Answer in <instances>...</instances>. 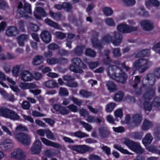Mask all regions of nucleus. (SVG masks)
Segmentation results:
<instances>
[{
	"label": "nucleus",
	"mask_w": 160,
	"mask_h": 160,
	"mask_svg": "<svg viewBox=\"0 0 160 160\" xmlns=\"http://www.w3.org/2000/svg\"><path fill=\"white\" fill-rule=\"evenodd\" d=\"M108 74L111 78L122 84L126 82L128 78L127 74L121 68L115 65H112L109 68Z\"/></svg>",
	"instance_id": "f03ea898"
},
{
	"label": "nucleus",
	"mask_w": 160,
	"mask_h": 160,
	"mask_svg": "<svg viewBox=\"0 0 160 160\" xmlns=\"http://www.w3.org/2000/svg\"><path fill=\"white\" fill-rule=\"evenodd\" d=\"M36 12H34V15L35 17L38 19H41V17H45L47 16V14L42 8L37 7L36 8Z\"/></svg>",
	"instance_id": "4468645a"
},
{
	"label": "nucleus",
	"mask_w": 160,
	"mask_h": 160,
	"mask_svg": "<svg viewBox=\"0 0 160 160\" xmlns=\"http://www.w3.org/2000/svg\"><path fill=\"white\" fill-rule=\"evenodd\" d=\"M140 11L138 12V14L139 16L144 17L148 16V12L146 11V9L143 7L140 8Z\"/></svg>",
	"instance_id": "a19ab883"
},
{
	"label": "nucleus",
	"mask_w": 160,
	"mask_h": 160,
	"mask_svg": "<svg viewBox=\"0 0 160 160\" xmlns=\"http://www.w3.org/2000/svg\"><path fill=\"white\" fill-rule=\"evenodd\" d=\"M74 135L80 138L86 137L88 136V135L80 131H78L75 132L74 133Z\"/></svg>",
	"instance_id": "680f3d73"
},
{
	"label": "nucleus",
	"mask_w": 160,
	"mask_h": 160,
	"mask_svg": "<svg viewBox=\"0 0 160 160\" xmlns=\"http://www.w3.org/2000/svg\"><path fill=\"white\" fill-rule=\"evenodd\" d=\"M40 38L42 40L46 43H48L51 41V34L47 30H44L40 34Z\"/></svg>",
	"instance_id": "ddd939ff"
},
{
	"label": "nucleus",
	"mask_w": 160,
	"mask_h": 160,
	"mask_svg": "<svg viewBox=\"0 0 160 160\" xmlns=\"http://www.w3.org/2000/svg\"><path fill=\"white\" fill-rule=\"evenodd\" d=\"M85 53L86 56L92 58H94L96 56V52L90 48H87L85 51Z\"/></svg>",
	"instance_id": "f704fd0d"
},
{
	"label": "nucleus",
	"mask_w": 160,
	"mask_h": 160,
	"mask_svg": "<svg viewBox=\"0 0 160 160\" xmlns=\"http://www.w3.org/2000/svg\"><path fill=\"white\" fill-rule=\"evenodd\" d=\"M55 35L57 38L61 39H64L66 37V34L62 32H56L55 33Z\"/></svg>",
	"instance_id": "13d9d810"
},
{
	"label": "nucleus",
	"mask_w": 160,
	"mask_h": 160,
	"mask_svg": "<svg viewBox=\"0 0 160 160\" xmlns=\"http://www.w3.org/2000/svg\"><path fill=\"white\" fill-rule=\"evenodd\" d=\"M124 96L123 92L121 91H119L116 93L114 97V99L116 102L122 101Z\"/></svg>",
	"instance_id": "72a5a7b5"
},
{
	"label": "nucleus",
	"mask_w": 160,
	"mask_h": 160,
	"mask_svg": "<svg viewBox=\"0 0 160 160\" xmlns=\"http://www.w3.org/2000/svg\"><path fill=\"white\" fill-rule=\"evenodd\" d=\"M19 31L18 28L15 26H11L8 28L6 32L7 35L10 36H14L18 34Z\"/></svg>",
	"instance_id": "aec40b11"
},
{
	"label": "nucleus",
	"mask_w": 160,
	"mask_h": 160,
	"mask_svg": "<svg viewBox=\"0 0 160 160\" xmlns=\"http://www.w3.org/2000/svg\"><path fill=\"white\" fill-rule=\"evenodd\" d=\"M48 48L49 50H55L59 48V47L56 44L52 43L49 44L48 46Z\"/></svg>",
	"instance_id": "de8ad7c7"
},
{
	"label": "nucleus",
	"mask_w": 160,
	"mask_h": 160,
	"mask_svg": "<svg viewBox=\"0 0 160 160\" xmlns=\"http://www.w3.org/2000/svg\"><path fill=\"white\" fill-rule=\"evenodd\" d=\"M0 116L13 121L18 120L20 116L14 111L9 108L0 107Z\"/></svg>",
	"instance_id": "20e7f679"
},
{
	"label": "nucleus",
	"mask_w": 160,
	"mask_h": 160,
	"mask_svg": "<svg viewBox=\"0 0 160 160\" xmlns=\"http://www.w3.org/2000/svg\"><path fill=\"white\" fill-rule=\"evenodd\" d=\"M112 37L109 34H107L103 37L102 38V42L105 44H109L112 41Z\"/></svg>",
	"instance_id": "473e14b6"
},
{
	"label": "nucleus",
	"mask_w": 160,
	"mask_h": 160,
	"mask_svg": "<svg viewBox=\"0 0 160 160\" xmlns=\"http://www.w3.org/2000/svg\"><path fill=\"white\" fill-rule=\"evenodd\" d=\"M47 63L48 65H53L58 63V58H51L49 59H47L46 60Z\"/></svg>",
	"instance_id": "37998d69"
},
{
	"label": "nucleus",
	"mask_w": 160,
	"mask_h": 160,
	"mask_svg": "<svg viewBox=\"0 0 160 160\" xmlns=\"http://www.w3.org/2000/svg\"><path fill=\"white\" fill-rule=\"evenodd\" d=\"M117 29L120 32L128 33L136 31L138 28L136 26L132 27L126 24L121 23L118 26Z\"/></svg>",
	"instance_id": "6e6552de"
},
{
	"label": "nucleus",
	"mask_w": 160,
	"mask_h": 160,
	"mask_svg": "<svg viewBox=\"0 0 160 160\" xmlns=\"http://www.w3.org/2000/svg\"><path fill=\"white\" fill-rule=\"evenodd\" d=\"M150 51L148 49H145L142 50L138 52L136 54V58H142L145 56H148L149 55Z\"/></svg>",
	"instance_id": "a878e982"
},
{
	"label": "nucleus",
	"mask_w": 160,
	"mask_h": 160,
	"mask_svg": "<svg viewBox=\"0 0 160 160\" xmlns=\"http://www.w3.org/2000/svg\"><path fill=\"white\" fill-rule=\"evenodd\" d=\"M152 49L157 53L160 54V41L153 46Z\"/></svg>",
	"instance_id": "864d4df0"
},
{
	"label": "nucleus",
	"mask_w": 160,
	"mask_h": 160,
	"mask_svg": "<svg viewBox=\"0 0 160 160\" xmlns=\"http://www.w3.org/2000/svg\"><path fill=\"white\" fill-rule=\"evenodd\" d=\"M71 99L74 104L78 106H80L82 103L81 100H79L74 97H72Z\"/></svg>",
	"instance_id": "774afa93"
},
{
	"label": "nucleus",
	"mask_w": 160,
	"mask_h": 160,
	"mask_svg": "<svg viewBox=\"0 0 160 160\" xmlns=\"http://www.w3.org/2000/svg\"><path fill=\"white\" fill-rule=\"evenodd\" d=\"M152 104L154 107H160V98L157 97L154 98L152 102Z\"/></svg>",
	"instance_id": "79ce46f5"
},
{
	"label": "nucleus",
	"mask_w": 160,
	"mask_h": 160,
	"mask_svg": "<svg viewBox=\"0 0 160 160\" xmlns=\"http://www.w3.org/2000/svg\"><path fill=\"white\" fill-rule=\"evenodd\" d=\"M45 22L49 26L58 29L60 28V26L58 23L48 18L45 19Z\"/></svg>",
	"instance_id": "2f4dec72"
},
{
	"label": "nucleus",
	"mask_w": 160,
	"mask_h": 160,
	"mask_svg": "<svg viewBox=\"0 0 160 160\" xmlns=\"http://www.w3.org/2000/svg\"><path fill=\"white\" fill-rule=\"evenodd\" d=\"M45 85L49 88H58V85L57 82L53 80H48L45 83Z\"/></svg>",
	"instance_id": "c756f323"
},
{
	"label": "nucleus",
	"mask_w": 160,
	"mask_h": 160,
	"mask_svg": "<svg viewBox=\"0 0 160 160\" xmlns=\"http://www.w3.org/2000/svg\"><path fill=\"white\" fill-rule=\"evenodd\" d=\"M140 24L145 31H150L153 29V24L148 20H143L140 22Z\"/></svg>",
	"instance_id": "9b49d317"
},
{
	"label": "nucleus",
	"mask_w": 160,
	"mask_h": 160,
	"mask_svg": "<svg viewBox=\"0 0 160 160\" xmlns=\"http://www.w3.org/2000/svg\"><path fill=\"white\" fill-rule=\"evenodd\" d=\"M115 103L113 102H111L107 104L105 108L106 112H112L115 108Z\"/></svg>",
	"instance_id": "e433bc0d"
},
{
	"label": "nucleus",
	"mask_w": 160,
	"mask_h": 160,
	"mask_svg": "<svg viewBox=\"0 0 160 160\" xmlns=\"http://www.w3.org/2000/svg\"><path fill=\"white\" fill-rule=\"evenodd\" d=\"M67 107L69 109L70 111L74 112H76L78 110V107L73 104H70L67 106Z\"/></svg>",
	"instance_id": "6e6d98bb"
},
{
	"label": "nucleus",
	"mask_w": 160,
	"mask_h": 160,
	"mask_svg": "<svg viewBox=\"0 0 160 160\" xmlns=\"http://www.w3.org/2000/svg\"><path fill=\"white\" fill-rule=\"evenodd\" d=\"M106 86L110 92H115L117 90L116 85L112 81H108L106 83Z\"/></svg>",
	"instance_id": "cd10ccee"
},
{
	"label": "nucleus",
	"mask_w": 160,
	"mask_h": 160,
	"mask_svg": "<svg viewBox=\"0 0 160 160\" xmlns=\"http://www.w3.org/2000/svg\"><path fill=\"white\" fill-rule=\"evenodd\" d=\"M121 66L124 69L126 72H128L129 70H130L131 71H132V73L131 74V75L132 76L134 74L136 71H134V69H133V66L132 68H130L129 67L127 66L126 65L125 62H124L121 64Z\"/></svg>",
	"instance_id": "58836bf2"
},
{
	"label": "nucleus",
	"mask_w": 160,
	"mask_h": 160,
	"mask_svg": "<svg viewBox=\"0 0 160 160\" xmlns=\"http://www.w3.org/2000/svg\"><path fill=\"white\" fill-rule=\"evenodd\" d=\"M114 147L116 149L118 150L122 153L124 154H128V152L126 149H124L121 146L115 144L114 145Z\"/></svg>",
	"instance_id": "8fccbe9b"
},
{
	"label": "nucleus",
	"mask_w": 160,
	"mask_h": 160,
	"mask_svg": "<svg viewBox=\"0 0 160 160\" xmlns=\"http://www.w3.org/2000/svg\"><path fill=\"white\" fill-rule=\"evenodd\" d=\"M12 140L7 139L1 143L0 147L3 151H6L10 148L12 146Z\"/></svg>",
	"instance_id": "f3484780"
},
{
	"label": "nucleus",
	"mask_w": 160,
	"mask_h": 160,
	"mask_svg": "<svg viewBox=\"0 0 160 160\" xmlns=\"http://www.w3.org/2000/svg\"><path fill=\"white\" fill-rule=\"evenodd\" d=\"M99 35V32L94 31L92 36L91 42L94 48L101 50L103 48V46L101 42L98 39Z\"/></svg>",
	"instance_id": "1a4fd4ad"
},
{
	"label": "nucleus",
	"mask_w": 160,
	"mask_h": 160,
	"mask_svg": "<svg viewBox=\"0 0 160 160\" xmlns=\"http://www.w3.org/2000/svg\"><path fill=\"white\" fill-rule=\"evenodd\" d=\"M105 22L108 26H113L115 25V22L113 19L111 18H108L105 20Z\"/></svg>",
	"instance_id": "3c124183"
},
{
	"label": "nucleus",
	"mask_w": 160,
	"mask_h": 160,
	"mask_svg": "<svg viewBox=\"0 0 160 160\" xmlns=\"http://www.w3.org/2000/svg\"><path fill=\"white\" fill-rule=\"evenodd\" d=\"M69 93L67 89L64 88H60L59 91V94L61 96H67L68 95Z\"/></svg>",
	"instance_id": "a18cd8bd"
},
{
	"label": "nucleus",
	"mask_w": 160,
	"mask_h": 160,
	"mask_svg": "<svg viewBox=\"0 0 160 160\" xmlns=\"http://www.w3.org/2000/svg\"><path fill=\"white\" fill-rule=\"evenodd\" d=\"M79 94L84 98H87L91 96L92 93L87 90L82 89L80 91Z\"/></svg>",
	"instance_id": "ea45409f"
},
{
	"label": "nucleus",
	"mask_w": 160,
	"mask_h": 160,
	"mask_svg": "<svg viewBox=\"0 0 160 160\" xmlns=\"http://www.w3.org/2000/svg\"><path fill=\"white\" fill-rule=\"evenodd\" d=\"M59 113L63 115H66L70 113V111L66 107L62 106Z\"/></svg>",
	"instance_id": "0e129e2a"
},
{
	"label": "nucleus",
	"mask_w": 160,
	"mask_h": 160,
	"mask_svg": "<svg viewBox=\"0 0 160 160\" xmlns=\"http://www.w3.org/2000/svg\"><path fill=\"white\" fill-rule=\"evenodd\" d=\"M63 9L68 12H70L72 9V5L69 2H64L63 3Z\"/></svg>",
	"instance_id": "49530a36"
},
{
	"label": "nucleus",
	"mask_w": 160,
	"mask_h": 160,
	"mask_svg": "<svg viewBox=\"0 0 160 160\" xmlns=\"http://www.w3.org/2000/svg\"><path fill=\"white\" fill-rule=\"evenodd\" d=\"M72 62L74 65H71L69 67V69L74 73H82L83 71L82 69H85L87 68L86 65L79 58H74L72 59Z\"/></svg>",
	"instance_id": "39448f33"
},
{
	"label": "nucleus",
	"mask_w": 160,
	"mask_h": 160,
	"mask_svg": "<svg viewBox=\"0 0 160 160\" xmlns=\"http://www.w3.org/2000/svg\"><path fill=\"white\" fill-rule=\"evenodd\" d=\"M12 157L15 158L18 160H24L26 157V153L22 150L18 148L14 150L12 153Z\"/></svg>",
	"instance_id": "9d476101"
},
{
	"label": "nucleus",
	"mask_w": 160,
	"mask_h": 160,
	"mask_svg": "<svg viewBox=\"0 0 160 160\" xmlns=\"http://www.w3.org/2000/svg\"><path fill=\"white\" fill-rule=\"evenodd\" d=\"M153 125V124L152 122L145 119L143 121L142 125V130H148L152 128Z\"/></svg>",
	"instance_id": "5701e85b"
},
{
	"label": "nucleus",
	"mask_w": 160,
	"mask_h": 160,
	"mask_svg": "<svg viewBox=\"0 0 160 160\" xmlns=\"http://www.w3.org/2000/svg\"><path fill=\"white\" fill-rule=\"evenodd\" d=\"M41 139L43 143L45 145L52 147L55 148H59L61 147L59 143L52 142L44 138H41Z\"/></svg>",
	"instance_id": "6ab92c4d"
},
{
	"label": "nucleus",
	"mask_w": 160,
	"mask_h": 160,
	"mask_svg": "<svg viewBox=\"0 0 160 160\" xmlns=\"http://www.w3.org/2000/svg\"><path fill=\"white\" fill-rule=\"evenodd\" d=\"M153 139V138L151 135L149 134H147L145 137L142 140V142L145 146L150 144Z\"/></svg>",
	"instance_id": "c85d7f7f"
},
{
	"label": "nucleus",
	"mask_w": 160,
	"mask_h": 160,
	"mask_svg": "<svg viewBox=\"0 0 160 160\" xmlns=\"http://www.w3.org/2000/svg\"><path fill=\"white\" fill-rule=\"evenodd\" d=\"M42 143L38 140H36L31 147V150L32 153L38 154L41 152L42 149Z\"/></svg>",
	"instance_id": "f8f14e48"
},
{
	"label": "nucleus",
	"mask_w": 160,
	"mask_h": 160,
	"mask_svg": "<svg viewBox=\"0 0 160 160\" xmlns=\"http://www.w3.org/2000/svg\"><path fill=\"white\" fill-rule=\"evenodd\" d=\"M123 1L126 6H132L135 3V0H123Z\"/></svg>",
	"instance_id": "69168bd1"
},
{
	"label": "nucleus",
	"mask_w": 160,
	"mask_h": 160,
	"mask_svg": "<svg viewBox=\"0 0 160 160\" xmlns=\"http://www.w3.org/2000/svg\"><path fill=\"white\" fill-rule=\"evenodd\" d=\"M72 148L78 152L84 153L89 150L90 148L85 145L73 146Z\"/></svg>",
	"instance_id": "dca6fc26"
},
{
	"label": "nucleus",
	"mask_w": 160,
	"mask_h": 160,
	"mask_svg": "<svg viewBox=\"0 0 160 160\" xmlns=\"http://www.w3.org/2000/svg\"><path fill=\"white\" fill-rule=\"evenodd\" d=\"M28 36L25 34H22L17 38V41L18 45L21 46L24 45V42L28 39Z\"/></svg>",
	"instance_id": "4be33fe9"
},
{
	"label": "nucleus",
	"mask_w": 160,
	"mask_h": 160,
	"mask_svg": "<svg viewBox=\"0 0 160 160\" xmlns=\"http://www.w3.org/2000/svg\"><path fill=\"white\" fill-rule=\"evenodd\" d=\"M114 114L116 117L121 118L123 116L122 110L121 109L116 110Z\"/></svg>",
	"instance_id": "338daca9"
},
{
	"label": "nucleus",
	"mask_w": 160,
	"mask_h": 160,
	"mask_svg": "<svg viewBox=\"0 0 160 160\" xmlns=\"http://www.w3.org/2000/svg\"><path fill=\"white\" fill-rule=\"evenodd\" d=\"M80 123L86 130H89L92 129V127L89 124L82 121L80 122Z\"/></svg>",
	"instance_id": "4d7b16f0"
},
{
	"label": "nucleus",
	"mask_w": 160,
	"mask_h": 160,
	"mask_svg": "<svg viewBox=\"0 0 160 160\" xmlns=\"http://www.w3.org/2000/svg\"><path fill=\"white\" fill-rule=\"evenodd\" d=\"M45 133L46 134L47 138L51 140H55V138L53 134L50 131H45Z\"/></svg>",
	"instance_id": "bf43d9fd"
},
{
	"label": "nucleus",
	"mask_w": 160,
	"mask_h": 160,
	"mask_svg": "<svg viewBox=\"0 0 160 160\" xmlns=\"http://www.w3.org/2000/svg\"><path fill=\"white\" fill-rule=\"evenodd\" d=\"M49 14L55 20H59L62 17V14L59 12L54 13L52 11L50 10Z\"/></svg>",
	"instance_id": "c9c22d12"
},
{
	"label": "nucleus",
	"mask_w": 160,
	"mask_h": 160,
	"mask_svg": "<svg viewBox=\"0 0 160 160\" xmlns=\"http://www.w3.org/2000/svg\"><path fill=\"white\" fill-rule=\"evenodd\" d=\"M123 143L137 153L141 154L144 151V150L141 147L139 143L135 142L127 139H124Z\"/></svg>",
	"instance_id": "0eeeda50"
},
{
	"label": "nucleus",
	"mask_w": 160,
	"mask_h": 160,
	"mask_svg": "<svg viewBox=\"0 0 160 160\" xmlns=\"http://www.w3.org/2000/svg\"><path fill=\"white\" fill-rule=\"evenodd\" d=\"M23 9L25 12L30 14L32 12L30 4L25 3L23 6Z\"/></svg>",
	"instance_id": "09e8293b"
},
{
	"label": "nucleus",
	"mask_w": 160,
	"mask_h": 160,
	"mask_svg": "<svg viewBox=\"0 0 160 160\" xmlns=\"http://www.w3.org/2000/svg\"><path fill=\"white\" fill-rule=\"evenodd\" d=\"M35 85L32 83H26L21 82L20 84V87L22 89L25 90L29 89H33L35 87Z\"/></svg>",
	"instance_id": "bb28decb"
},
{
	"label": "nucleus",
	"mask_w": 160,
	"mask_h": 160,
	"mask_svg": "<svg viewBox=\"0 0 160 160\" xmlns=\"http://www.w3.org/2000/svg\"><path fill=\"white\" fill-rule=\"evenodd\" d=\"M142 116L141 114L136 113L132 117V123L135 126H139L142 122Z\"/></svg>",
	"instance_id": "a211bd4d"
},
{
	"label": "nucleus",
	"mask_w": 160,
	"mask_h": 160,
	"mask_svg": "<svg viewBox=\"0 0 160 160\" xmlns=\"http://www.w3.org/2000/svg\"><path fill=\"white\" fill-rule=\"evenodd\" d=\"M154 71L155 75L149 73L146 75V79L148 81L150 86H148L147 84L142 83L141 87L138 88V84L141 81L138 76L135 77L134 80L132 82V87L134 89L135 92L137 95H140L143 92L146 91L143 95V98L146 100H150L152 99L155 95V88L152 87L156 82L155 77L158 78L155 70Z\"/></svg>",
	"instance_id": "f257e3e1"
},
{
	"label": "nucleus",
	"mask_w": 160,
	"mask_h": 160,
	"mask_svg": "<svg viewBox=\"0 0 160 160\" xmlns=\"http://www.w3.org/2000/svg\"><path fill=\"white\" fill-rule=\"evenodd\" d=\"M30 27L32 31L34 32H37L39 29V27L35 24L30 23Z\"/></svg>",
	"instance_id": "052dcab7"
},
{
	"label": "nucleus",
	"mask_w": 160,
	"mask_h": 160,
	"mask_svg": "<svg viewBox=\"0 0 160 160\" xmlns=\"http://www.w3.org/2000/svg\"><path fill=\"white\" fill-rule=\"evenodd\" d=\"M7 134L11 136H14L23 144L28 145L31 142L30 136L28 134L18 132V131H4Z\"/></svg>",
	"instance_id": "7ed1b4c3"
},
{
	"label": "nucleus",
	"mask_w": 160,
	"mask_h": 160,
	"mask_svg": "<svg viewBox=\"0 0 160 160\" xmlns=\"http://www.w3.org/2000/svg\"><path fill=\"white\" fill-rule=\"evenodd\" d=\"M43 57L41 55H36L33 58L32 64L34 65H39L43 63Z\"/></svg>",
	"instance_id": "393cba45"
},
{
	"label": "nucleus",
	"mask_w": 160,
	"mask_h": 160,
	"mask_svg": "<svg viewBox=\"0 0 160 160\" xmlns=\"http://www.w3.org/2000/svg\"><path fill=\"white\" fill-rule=\"evenodd\" d=\"M122 39V35L118 32H115L114 36V39L112 40V42L116 46L119 45Z\"/></svg>",
	"instance_id": "412c9836"
},
{
	"label": "nucleus",
	"mask_w": 160,
	"mask_h": 160,
	"mask_svg": "<svg viewBox=\"0 0 160 160\" xmlns=\"http://www.w3.org/2000/svg\"><path fill=\"white\" fill-rule=\"evenodd\" d=\"M22 8H23L22 3V2H20L18 4L17 12L18 13L20 14L21 17L28 18L29 17V16L26 13V12L20 9Z\"/></svg>",
	"instance_id": "b1692460"
},
{
	"label": "nucleus",
	"mask_w": 160,
	"mask_h": 160,
	"mask_svg": "<svg viewBox=\"0 0 160 160\" xmlns=\"http://www.w3.org/2000/svg\"><path fill=\"white\" fill-rule=\"evenodd\" d=\"M149 64L148 61L147 59L142 58L136 60L133 63L134 72L141 69V72H144L148 68Z\"/></svg>",
	"instance_id": "423d86ee"
},
{
	"label": "nucleus",
	"mask_w": 160,
	"mask_h": 160,
	"mask_svg": "<svg viewBox=\"0 0 160 160\" xmlns=\"http://www.w3.org/2000/svg\"><path fill=\"white\" fill-rule=\"evenodd\" d=\"M99 65V63L98 62H89L88 65L89 68L91 69L97 67Z\"/></svg>",
	"instance_id": "e2e57ef3"
},
{
	"label": "nucleus",
	"mask_w": 160,
	"mask_h": 160,
	"mask_svg": "<svg viewBox=\"0 0 160 160\" xmlns=\"http://www.w3.org/2000/svg\"><path fill=\"white\" fill-rule=\"evenodd\" d=\"M143 105L145 111H150L152 109V104L149 101H144Z\"/></svg>",
	"instance_id": "4c0bfd02"
},
{
	"label": "nucleus",
	"mask_w": 160,
	"mask_h": 160,
	"mask_svg": "<svg viewBox=\"0 0 160 160\" xmlns=\"http://www.w3.org/2000/svg\"><path fill=\"white\" fill-rule=\"evenodd\" d=\"M22 79L25 81H29L33 78L32 74L28 71H24L22 72L21 74Z\"/></svg>",
	"instance_id": "2eb2a0df"
},
{
	"label": "nucleus",
	"mask_w": 160,
	"mask_h": 160,
	"mask_svg": "<svg viewBox=\"0 0 160 160\" xmlns=\"http://www.w3.org/2000/svg\"><path fill=\"white\" fill-rule=\"evenodd\" d=\"M20 67L19 65H17L13 68L12 73L15 77H17L19 75Z\"/></svg>",
	"instance_id": "c03bdc74"
},
{
	"label": "nucleus",
	"mask_w": 160,
	"mask_h": 160,
	"mask_svg": "<svg viewBox=\"0 0 160 160\" xmlns=\"http://www.w3.org/2000/svg\"><path fill=\"white\" fill-rule=\"evenodd\" d=\"M102 11L106 16H109L112 15L113 12V10L109 7H104L102 9Z\"/></svg>",
	"instance_id": "7c9ffc66"
},
{
	"label": "nucleus",
	"mask_w": 160,
	"mask_h": 160,
	"mask_svg": "<svg viewBox=\"0 0 160 160\" xmlns=\"http://www.w3.org/2000/svg\"><path fill=\"white\" fill-rule=\"evenodd\" d=\"M101 148L102 150L104 151L108 155H109L110 154L111 149L109 147L103 145H101Z\"/></svg>",
	"instance_id": "5fc2aeb1"
},
{
	"label": "nucleus",
	"mask_w": 160,
	"mask_h": 160,
	"mask_svg": "<svg viewBox=\"0 0 160 160\" xmlns=\"http://www.w3.org/2000/svg\"><path fill=\"white\" fill-rule=\"evenodd\" d=\"M83 51V48L82 47L78 46L74 49V52L78 55H80L82 53Z\"/></svg>",
	"instance_id": "603ef678"
}]
</instances>
